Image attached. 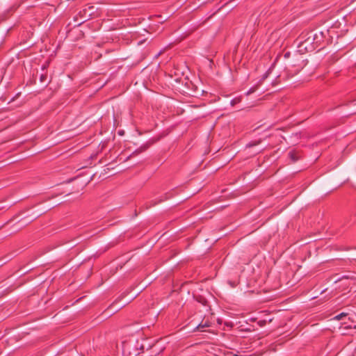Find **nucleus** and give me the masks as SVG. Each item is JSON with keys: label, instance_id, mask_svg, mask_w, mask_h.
Masks as SVG:
<instances>
[{"label": "nucleus", "instance_id": "obj_1", "mask_svg": "<svg viewBox=\"0 0 356 356\" xmlns=\"http://www.w3.org/2000/svg\"><path fill=\"white\" fill-rule=\"evenodd\" d=\"M211 326V323L209 321H202L195 329V330L197 331H203L204 328L209 327Z\"/></svg>", "mask_w": 356, "mask_h": 356}, {"label": "nucleus", "instance_id": "obj_2", "mask_svg": "<svg viewBox=\"0 0 356 356\" xmlns=\"http://www.w3.org/2000/svg\"><path fill=\"white\" fill-rule=\"evenodd\" d=\"M149 147V145L146 143L140 146L138 149H136L131 155H138L140 153L145 152Z\"/></svg>", "mask_w": 356, "mask_h": 356}, {"label": "nucleus", "instance_id": "obj_3", "mask_svg": "<svg viewBox=\"0 0 356 356\" xmlns=\"http://www.w3.org/2000/svg\"><path fill=\"white\" fill-rule=\"evenodd\" d=\"M289 157L290 158L292 162H296L299 159L298 153L294 150L290 151L289 152Z\"/></svg>", "mask_w": 356, "mask_h": 356}, {"label": "nucleus", "instance_id": "obj_4", "mask_svg": "<svg viewBox=\"0 0 356 356\" xmlns=\"http://www.w3.org/2000/svg\"><path fill=\"white\" fill-rule=\"evenodd\" d=\"M346 316H347L346 313L342 312V313L337 315L334 317V319L339 321V320L342 319L343 317Z\"/></svg>", "mask_w": 356, "mask_h": 356}, {"label": "nucleus", "instance_id": "obj_5", "mask_svg": "<svg viewBox=\"0 0 356 356\" xmlns=\"http://www.w3.org/2000/svg\"><path fill=\"white\" fill-rule=\"evenodd\" d=\"M241 101V99L240 98H234L233 99L232 101H231V104L232 105H234L237 103H238L239 102Z\"/></svg>", "mask_w": 356, "mask_h": 356}, {"label": "nucleus", "instance_id": "obj_6", "mask_svg": "<svg viewBox=\"0 0 356 356\" xmlns=\"http://www.w3.org/2000/svg\"><path fill=\"white\" fill-rule=\"evenodd\" d=\"M255 90H248L247 92H246V95H250L251 93H252L253 92H254Z\"/></svg>", "mask_w": 356, "mask_h": 356}, {"label": "nucleus", "instance_id": "obj_7", "mask_svg": "<svg viewBox=\"0 0 356 356\" xmlns=\"http://www.w3.org/2000/svg\"><path fill=\"white\" fill-rule=\"evenodd\" d=\"M256 145L255 143H254V144H252V143H249V144H248V145H247V147H252V146H254V145Z\"/></svg>", "mask_w": 356, "mask_h": 356}, {"label": "nucleus", "instance_id": "obj_8", "mask_svg": "<svg viewBox=\"0 0 356 356\" xmlns=\"http://www.w3.org/2000/svg\"><path fill=\"white\" fill-rule=\"evenodd\" d=\"M44 78H45V76L44 75H42L40 77L41 81H42Z\"/></svg>", "mask_w": 356, "mask_h": 356}, {"label": "nucleus", "instance_id": "obj_9", "mask_svg": "<svg viewBox=\"0 0 356 356\" xmlns=\"http://www.w3.org/2000/svg\"><path fill=\"white\" fill-rule=\"evenodd\" d=\"M205 90H202V94L204 93Z\"/></svg>", "mask_w": 356, "mask_h": 356}, {"label": "nucleus", "instance_id": "obj_10", "mask_svg": "<svg viewBox=\"0 0 356 356\" xmlns=\"http://www.w3.org/2000/svg\"><path fill=\"white\" fill-rule=\"evenodd\" d=\"M233 356H243V355H234Z\"/></svg>", "mask_w": 356, "mask_h": 356}]
</instances>
